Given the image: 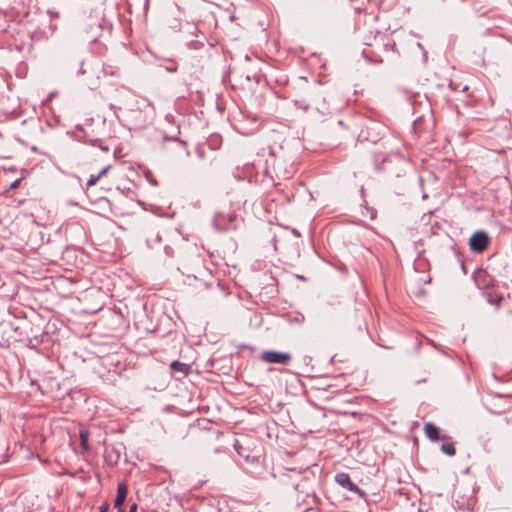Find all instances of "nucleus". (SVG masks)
<instances>
[{
  "instance_id": "obj_11",
  "label": "nucleus",
  "mask_w": 512,
  "mask_h": 512,
  "mask_svg": "<svg viewBox=\"0 0 512 512\" xmlns=\"http://www.w3.org/2000/svg\"><path fill=\"white\" fill-rule=\"evenodd\" d=\"M170 369L172 372H178L183 376H187L191 371V366L187 363L175 360L170 364Z\"/></svg>"
},
{
  "instance_id": "obj_33",
  "label": "nucleus",
  "mask_w": 512,
  "mask_h": 512,
  "mask_svg": "<svg viewBox=\"0 0 512 512\" xmlns=\"http://www.w3.org/2000/svg\"><path fill=\"white\" fill-rule=\"evenodd\" d=\"M401 172H402V170H401L400 172H398V173L396 174V176H397V177H400V176L402 175V174H401Z\"/></svg>"
},
{
  "instance_id": "obj_3",
  "label": "nucleus",
  "mask_w": 512,
  "mask_h": 512,
  "mask_svg": "<svg viewBox=\"0 0 512 512\" xmlns=\"http://www.w3.org/2000/svg\"><path fill=\"white\" fill-rule=\"evenodd\" d=\"M334 480L341 487H343L344 489H346L348 491H351V492L357 494L359 497H361V498H366L367 497L366 492L363 491L362 489H360L356 484H354L351 481L350 476H349L348 473H345V472L337 473L335 475V477H334Z\"/></svg>"
},
{
  "instance_id": "obj_28",
  "label": "nucleus",
  "mask_w": 512,
  "mask_h": 512,
  "mask_svg": "<svg viewBox=\"0 0 512 512\" xmlns=\"http://www.w3.org/2000/svg\"><path fill=\"white\" fill-rule=\"evenodd\" d=\"M168 71L170 72H175L176 71V67H169L167 68Z\"/></svg>"
},
{
  "instance_id": "obj_12",
  "label": "nucleus",
  "mask_w": 512,
  "mask_h": 512,
  "mask_svg": "<svg viewBox=\"0 0 512 512\" xmlns=\"http://www.w3.org/2000/svg\"><path fill=\"white\" fill-rule=\"evenodd\" d=\"M109 169H110V165H107L104 168H102L97 175H90V177L86 183L87 189L94 186L103 176H105L107 174Z\"/></svg>"
},
{
  "instance_id": "obj_29",
  "label": "nucleus",
  "mask_w": 512,
  "mask_h": 512,
  "mask_svg": "<svg viewBox=\"0 0 512 512\" xmlns=\"http://www.w3.org/2000/svg\"><path fill=\"white\" fill-rule=\"evenodd\" d=\"M111 107H112V108H119V109H121V106H120V105H119V106H116V105H113V104H112V105H111Z\"/></svg>"
},
{
  "instance_id": "obj_5",
  "label": "nucleus",
  "mask_w": 512,
  "mask_h": 512,
  "mask_svg": "<svg viewBox=\"0 0 512 512\" xmlns=\"http://www.w3.org/2000/svg\"><path fill=\"white\" fill-rule=\"evenodd\" d=\"M393 157L400 163H405L404 159L399 155L395 154ZM392 156L386 155L383 152H376L374 154V162L377 170H386L385 163L391 161Z\"/></svg>"
},
{
  "instance_id": "obj_21",
  "label": "nucleus",
  "mask_w": 512,
  "mask_h": 512,
  "mask_svg": "<svg viewBox=\"0 0 512 512\" xmlns=\"http://www.w3.org/2000/svg\"><path fill=\"white\" fill-rule=\"evenodd\" d=\"M108 510H109V504L108 503H103L99 507V512H108Z\"/></svg>"
},
{
  "instance_id": "obj_36",
  "label": "nucleus",
  "mask_w": 512,
  "mask_h": 512,
  "mask_svg": "<svg viewBox=\"0 0 512 512\" xmlns=\"http://www.w3.org/2000/svg\"><path fill=\"white\" fill-rule=\"evenodd\" d=\"M180 143H181L183 146H185V145H186V143H185L184 141H180Z\"/></svg>"
},
{
  "instance_id": "obj_27",
  "label": "nucleus",
  "mask_w": 512,
  "mask_h": 512,
  "mask_svg": "<svg viewBox=\"0 0 512 512\" xmlns=\"http://www.w3.org/2000/svg\"><path fill=\"white\" fill-rule=\"evenodd\" d=\"M330 398H331L330 395H323L322 394V400L328 401V400H330Z\"/></svg>"
},
{
  "instance_id": "obj_37",
  "label": "nucleus",
  "mask_w": 512,
  "mask_h": 512,
  "mask_svg": "<svg viewBox=\"0 0 512 512\" xmlns=\"http://www.w3.org/2000/svg\"><path fill=\"white\" fill-rule=\"evenodd\" d=\"M326 160H327L326 158H322V159H321V162L323 163V162H325Z\"/></svg>"
},
{
  "instance_id": "obj_22",
  "label": "nucleus",
  "mask_w": 512,
  "mask_h": 512,
  "mask_svg": "<svg viewBox=\"0 0 512 512\" xmlns=\"http://www.w3.org/2000/svg\"><path fill=\"white\" fill-rule=\"evenodd\" d=\"M48 14L50 15V17H51L52 19H54V18H58V17H59V13H58V12H54V11H52V10H49V11H48Z\"/></svg>"
},
{
  "instance_id": "obj_10",
  "label": "nucleus",
  "mask_w": 512,
  "mask_h": 512,
  "mask_svg": "<svg viewBox=\"0 0 512 512\" xmlns=\"http://www.w3.org/2000/svg\"><path fill=\"white\" fill-rule=\"evenodd\" d=\"M272 166H273V169L278 177L289 178L293 173L292 165L290 166L289 169L283 168L282 164L277 159H274Z\"/></svg>"
},
{
  "instance_id": "obj_19",
  "label": "nucleus",
  "mask_w": 512,
  "mask_h": 512,
  "mask_svg": "<svg viewBox=\"0 0 512 512\" xmlns=\"http://www.w3.org/2000/svg\"><path fill=\"white\" fill-rule=\"evenodd\" d=\"M203 46H204V44L202 42H200V41H192V42L189 43V47L193 48V49H199V48H201Z\"/></svg>"
},
{
  "instance_id": "obj_13",
  "label": "nucleus",
  "mask_w": 512,
  "mask_h": 512,
  "mask_svg": "<svg viewBox=\"0 0 512 512\" xmlns=\"http://www.w3.org/2000/svg\"><path fill=\"white\" fill-rule=\"evenodd\" d=\"M80 446L82 448L83 451H88L89 450V443H88V437H89V433L87 430H80Z\"/></svg>"
},
{
  "instance_id": "obj_4",
  "label": "nucleus",
  "mask_w": 512,
  "mask_h": 512,
  "mask_svg": "<svg viewBox=\"0 0 512 512\" xmlns=\"http://www.w3.org/2000/svg\"><path fill=\"white\" fill-rule=\"evenodd\" d=\"M261 360L266 363H274V364H288L292 357L289 353L278 352V351H263L261 356Z\"/></svg>"
},
{
  "instance_id": "obj_30",
  "label": "nucleus",
  "mask_w": 512,
  "mask_h": 512,
  "mask_svg": "<svg viewBox=\"0 0 512 512\" xmlns=\"http://www.w3.org/2000/svg\"><path fill=\"white\" fill-rule=\"evenodd\" d=\"M447 438V436H442L441 439L442 440H445ZM448 440H451V437H448Z\"/></svg>"
},
{
  "instance_id": "obj_34",
  "label": "nucleus",
  "mask_w": 512,
  "mask_h": 512,
  "mask_svg": "<svg viewBox=\"0 0 512 512\" xmlns=\"http://www.w3.org/2000/svg\"><path fill=\"white\" fill-rule=\"evenodd\" d=\"M342 395H343L342 393H339V392H338V393L336 394V397H339V396H342Z\"/></svg>"
},
{
  "instance_id": "obj_26",
  "label": "nucleus",
  "mask_w": 512,
  "mask_h": 512,
  "mask_svg": "<svg viewBox=\"0 0 512 512\" xmlns=\"http://www.w3.org/2000/svg\"><path fill=\"white\" fill-rule=\"evenodd\" d=\"M165 139H169V140H177V136L176 135H173V136H164Z\"/></svg>"
},
{
  "instance_id": "obj_2",
  "label": "nucleus",
  "mask_w": 512,
  "mask_h": 512,
  "mask_svg": "<svg viewBox=\"0 0 512 512\" xmlns=\"http://www.w3.org/2000/svg\"><path fill=\"white\" fill-rule=\"evenodd\" d=\"M490 243V237L487 232L478 230L472 234L469 239V247L472 252H484Z\"/></svg>"
},
{
  "instance_id": "obj_25",
  "label": "nucleus",
  "mask_w": 512,
  "mask_h": 512,
  "mask_svg": "<svg viewBox=\"0 0 512 512\" xmlns=\"http://www.w3.org/2000/svg\"><path fill=\"white\" fill-rule=\"evenodd\" d=\"M138 505L136 503H133L130 508L129 512H137Z\"/></svg>"
},
{
  "instance_id": "obj_6",
  "label": "nucleus",
  "mask_w": 512,
  "mask_h": 512,
  "mask_svg": "<svg viewBox=\"0 0 512 512\" xmlns=\"http://www.w3.org/2000/svg\"><path fill=\"white\" fill-rule=\"evenodd\" d=\"M473 279L475 281L476 286L479 289H486V290L489 289L491 279H490V276L487 273V271H485L483 269L477 270L473 274Z\"/></svg>"
},
{
  "instance_id": "obj_14",
  "label": "nucleus",
  "mask_w": 512,
  "mask_h": 512,
  "mask_svg": "<svg viewBox=\"0 0 512 512\" xmlns=\"http://www.w3.org/2000/svg\"><path fill=\"white\" fill-rule=\"evenodd\" d=\"M441 451L448 456H454L456 454V449L453 442L443 443L441 445Z\"/></svg>"
},
{
  "instance_id": "obj_38",
  "label": "nucleus",
  "mask_w": 512,
  "mask_h": 512,
  "mask_svg": "<svg viewBox=\"0 0 512 512\" xmlns=\"http://www.w3.org/2000/svg\"><path fill=\"white\" fill-rule=\"evenodd\" d=\"M510 312L512 313V310Z\"/></svg>"
},
{
  "instance_id": "obj_24",
  "label": "nucleus",
  "mask_w": 512,
  "mask_h": 512,
  "mask_svg": "<svg viewBox=\"0 0 512 512\" xmlns=\"http://www.w3.org/2000/svg\"><path fill=\"white\" fill-rule=\"evenodd\" d=\"M384 47H385V49H386V50H387V49L394 50V48H395V43H394V42H393V43H387V44H385V45H384Z\"/></svg>"
},
{
  "instance_id": "obj_1",
  "label": "nucleus",
  "mask_w": 512,
  "mask_h": 512,
  "mask_svg": "<svg viewBox=\"0 0 512 512\" xmlns=\"http://www.w3.org/2000/svg\"><path fill=\"white\" fill-rule=\"evenodd\" d=\"M242 223V218L233 211H220L215 214L213 224L219 231L236 230Z\"/></svg>"
},
{
  "instance_id": "obj_35",
  "label": "nucleus",
  "mask_w": 512,
  "mask_h": 512,
  "mask_svg": "<svg viewBox=\"0 0 512 512\" xmlns=\"http://www.w3.org/2000/svg\"><path fill=\"white\" fill-rule=\"evenodd\" d=\"M197 152H198L199 155H201V149L200 148L197 149Z\"/></svg>"
},
{
  "instance_id": "obj_9",
  "label": "nucleus",
  "mask_w": 512,
  "mask_h": 512,
  "mask_svg": "<svg viewBox=\"0 0 512 512\" xmlns=\"http://www.w3.org/2000/svg\"><path fill=\"white\" fill-rule=\"evenodd\" d=\"M425 435L433 442L441 439L439 428L433 423H426L424 426Z\"/></svg>"
},
{
  "instance_id": "obj_20",
  "label": "nucleus",
  "mask_w": 512,
  "mask_h": 512,
  "mask_svg": "<svg viewBox=\"0 0 512 512\" xmlns=\"http://www.w3.org/2000/svg\"><path fill=\"white\" fill-rule=\"evenodd\" d=\"M327 377L322 376V391H327V388L331 387L329 383H325L324 380H326Z\"/></svg>"
},
{
  "instance_id": "obj_15",
  "label": "nucleus",
  "mask_w": 512,
  "mask_h": 512,
  "mask_svg": "<svg viewBox=\"0 0 512 512\" xmlns=\"http://www.w3.org/2000/svg\"><path fill=\"white\" fill-rule=\"evenodd\" d=\"M208 144L211 148L217 149L220 146V138L218 136H212L209 138Z\"/></svg>"
},
{
  "instance_id": "obj_31",
  "label": "nucleus",
  "mask_w": 512,
  "mask_h": 512,
  "mask_svg": "<svg viewBox=\"0 0 512 512\" xmlns=\"http://www.w3.org/2000/svg\"><path fill=\"white\" fill-rule=\"evenodd\" d=\"M117 512H126L123 508H118V511Z\"/></svg>"
},
{
  "instance_id": "obj_18",
  "label": "nucleus",
  "mask_w": 512,
  "mask_h": 512,
  "mask_svg": "<svg viewBox=\"0 0 512 512\" xmlns=\"http://www.w3.org/2000/svg\"><path fill=\"white\" fill-rule=\"evenodd\" d=\"M91 144L93 146H98L101 150H103L105 152L109 151V148L107 146L102 145L99 140H93V141H91Z\"/></svg>"
},
{
  "instance_id": "obj_16",
  "label": "nucleus",
  "mask_w": 512,
  "mask_h": 512,
  "mask_svg": "<svg viewBox=\"0 0 512 512\" xmlns=\"http://www.w3.org/2000/svg\"><path fill=\"white\" fill-rule=\"evenodd\" d=\"M23 179H24V177H21V178L16 179L15 181H13V182L10 184L9 188L5 191V193H7V192H8V191H10V190L17 189V188L20 186V184H21V182H22V180H23Z\"/></svg>"
},
{
  "instance_id": "obj_17",
  "label": "nucleus",
  "mask_w": 512,
  "mask_h": 512,
  "mask_svg": "<svg viewBox=\"0 0 512 512\" xmlns=\"http://www.w3.org/2000/svg\"><path fill=\"white\" fill-rule=\"evenodd\" d=\"M103 73L113 76V75L118 74V69H116L112 66L103 67Z\"/></svg>"
},
{
  "instance_id": "obj_23",
  "label": "nucleus",
  "mask_w": 512,
  "mask_h": 512,
  "mask_svg": "<svg viewBox=\"0 0 512 512\" xmlns=\"http://www.w3.org/2000/svg\"><path fill=\"white\" fill-rule=\"evenodd\" d=\"M216 290H219L221 293L223 294H226L225 290H224V287L220 284V283H217L216 287H215Z\"/></svg>"
},
{
  "instance_id": "obj_8",
  "label": "nucleus",
  "mask_w": 512,
  "mask_h": 512,
  "mask_svg": "<svg viewBox=\"0 0 512 512\" xmlns=\"http://www.w3.org/2000/svg\"><path fill=\"white\" fill-rule=\"evenodd\" d=\"M127 494H128V487L125 483H119L118 486H117V495H116V498L114 500V506L117 507V508H122L124 502H125V499L127 497Z\"/></svg>"
},
{
  "instance_id": "obj_32",
  "label": "nucleus",
  "mask_w": 512,
  "mask_h": 512,
  "mask_svg": "<svg viewBox=\"0 0 512 512\" xmlns=\"http://www.w3.org/2000/svg\"><path fill=\"white\" fill-rule=\"evenodd\" d=\"M7 170L10 171V172H14L15 171L14 168H8Z\"/></svg>"
},
{
  "instance_id": "obj_7",
  "label": "nucleus",
  "mask_w": 512,
  "mask_h": 512,
  "mask_svg": "<svg viewBox=\"0 0 512 512\" xmlns=\"http://www.w3.org/2000/svg\"><path fill=\"white\" fill-rule=\"evenodd\" d=\"M487 302L490 305H494L496 309L501 307V303L504 300L502 294H499L495 289H488L484 292Z\"/></svg>"
}]
</instances>
